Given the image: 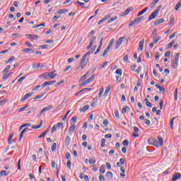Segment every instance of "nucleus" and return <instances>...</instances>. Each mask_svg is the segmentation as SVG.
Wrapping results in <instances>:
<instances>
[{"instance_id": "27", "label": "nucleus", "mask_w": 181, "mask_h": 181, "mask_svg": "<svg viewBox=\"0 0 181 181\" xmlns=\"http://www.w3.org/2000/svg\"><path fill=\"white\" fill-rule=\"evenodd\" d=\"M70 141H71V138L70 136H66L65 138V145H70Z\"/></svg>"}, {"instance_id": "26", "label": "nucleus", "mask_w": 181, "mask_h": 181, "mask_svg": "<svg viewBox=\"0 0 181 181\" xmlns=\"http://www.w3.org/2000/svg\"><path fill=\"white\" fill-rule=\"evenodd\" d=\"M9 175V172L6 173L5 170H1L0 172V177H3V176H8Z\"/></svg>"}, {"instance_id": "45", "label": "nucleus", "mask_w": 181, "mask_h": 181, "mask_svg": "<svg viewBox=\"0 0 181 181\" xmlns=\"http://www.w3.org/2000/svg\"><path fill=\"white\" fill-rule=\"evenodd\" d=\"M45 95V94L43 93H41L38 95H36L35 98H34V100H40V98H42V97Z\"/></svg>"}, {"instance_id": "14", "label": "nucleus", "mask_w": 181, "mask_h": 181, "mask_svg": "<svg viewBox=\"0 0 181 181\" xmlns=\"http://www.w3.org/2000/svg\"><path fill=\"white\" fill-rule=\"evenodd\" d=\"M28 127H25L24 129L22 130V132H21L20 135H19V139L18 141L19 142H21V141H22V138H23V134H25V132H26V131H28Z\"/></svg>"}, {"instance_id": "12", "label": "nucleus", "mask_w": 181, "mask_h": 181, "mask_svg": "<svg viewBox=\"0 0 181 181\" xmlns=\"http://www.w3.org/2000/svg\"><path fill=\"white\" fill-rule=\"evenodd\" d=\"M97 37L93 36L91 40H90V43L89 45L87 47V50H89V49H91V47L93 46V43H94V41L96 40Z\"/></svg>"}, {"instance_id": "8", "label": "nucleus", "mask_w": 181, "mask_h": 181, "mask_svg": "<svg viewBox=\"0 0 181 181\" xmlns=\"http://www.w3.org/2000/svg\"><path fill=\"white\" fill-rule=\"evenodd\" d=\"M87 59V57L85 56H83L82 59H81L80 66L81 69H85L86 66H87V62H86V60Z\"/></svg>"}, {"instance_id": "43", "label": "nucleus", "mask_w": 181, "mask_h": 181, "mask_svg": "<svg viewBox=\"0 0 181 181\" xmlns=\"http://www.w3.org/2000/svg\"><path fill=\"white\" fill-rule=\"evenodd\" d=\"M46 134H47V130H44L42 132V133L38 136V138L40 139V138H44L45 135H46Z\"/></svg>"}, {"instance_id": "17", "label": "nucleus", "mask_w": 181, "mask_h": 181, "mask_svg": "<svg viewBox=\"0 0 181 181\" xmlns=\"http://www.w3.org/2000/svg\"><path fill=\"white\" fill-rule=\"evenodd\" d=\"M69 12V11L66 8L58 10L55 13H57L58 15H63V13H66Z\"/></svg>"}, {"instance_id": "4", "label": "nucleus", "mask_w": 181, "mask_h": 181, "mask_svg": "<svg viewBox=\"0 0 181 181\" xmlns=\"http://www.w3.org/2000/svg\"><path fill=\"white\" fill-rule=\"evenodd\" d=\"M159 14V9H156L153 11V12L151 13V14L148 16V20L152 21V19H155L156 16Z\"/></svg>"}, {"instance_id": "41", "label": "nucleus", "mask_w": 181, "mask_h": 181, "mask_svg": "<svg viewBox=\"0 0 181 181\" xmlns=\"http://www.w3.org/2000/svg\"><path fill=\"white\" fill-rule=\"evenodd\" d=\"M181 6V0H180L175 6V11H179V8Z\"/></svg>"}, {"instance_id": "24", "label": "nucleus", "mask_w": 181, "mask_h": 181, "mask_svg": "<svg viewBox=\"0 0 181 181\" xmlns=\"http://www.w3.org/2000/svg\"><path fill=\"white\" fill-rule=\"evenodd\" d=\"M95 49H97V46L96 45H95L93 47V50H90V51L88 52L83 56H86V57H87L88 56V54H92V53H94V51H95Z\"/></svg>"}, {"instance_id": "38", "label": "nucleus", "mask_w": 181, "mask_h": 181, "mask_svg": "<svg viewBox=\"0 0 181 181\" xmlns=\"http://www.w3.org/2000/svg\"><path fill=\"white\" fill-rule=\"evenodd\" d=\"M75 129H76V125L73 124L69 127V132H74Z\"/></svg>"}, {"instance_id": "16", "label": "nucleus", "mask_w": 181, "mask_h": 181, "mask_svg": "<svg viewBox=\"0 0 181 181\" xmlns=\"http://www.w3.org/2000/svg\"><path fill=\"white\" fill-rule=\"evenodd\" d=\"M180 178H181V174L179 173H177L173 175L172 180L173 181H176V180H177L178 179H180Z\"/></svg>"}, {"instance_id": "51", "label": "nucleus", "mask_w": 181, "mask_h": 181, "mask_svg": "<svg viewBox=\"0 0 181 181\" xmlns=\"http://www.w3.org/2000/svg\"><path fill=\"white\" fill-rule=\"evenodd\" d=\"M106 176H107V177H110V179H112L113 175L111 172L109 171V172L106 173Z\"/></svg>"}, {"instance_id": "57", "label": "nucleus", "mask_w": 181, "mask_h": 181, "mask_svg": "<svg viewBox=\"0 0 181 181\" xmlns=\"http://www.w3.org/2000/svg\"><path fill=\"white\" fill-rule=\"evenodd\" d=\"M176 35H177V33L174 32L172 35H170L169 36V39H173V37H175V36H176Z\"/></svg>"}, {"instance_id": "59", "label": "nucleus", "mask_w": 181, "mask_h": 181, "mask_svg": "<svg viewBox=\"0 0 181 181\" xmlns=\"http://www.w3.org/2000/svg\"><path fill=\"white\" fill-rule=\"evenodd\" d=\"M134 22L135 24H138V23H139V22H141V18H137L134 20Z\"/></svg>"}, {"instance_id": "56", "label": "nucleus", "mask_w": 181, "mask_h": 181, "mask_svg": "<svg viewBox=\"0 0 181 181\" xmlns=\"http://www.w3.org/2000/svg\"><path fill=\"white\" fill-rule=\"evenodd\" d=\"M122 144H123V145H124V146H128V145H129V141L126 139V140L123 141Z\"/></svg>"}, {"instance_id": "42", "label": "nucleus", "mask_w": 181, "mask_h": 181, "mask_svg": "<svg viewBox=\"0 0 181 181\" xmlns=\"http://www.w3.org/2000/svg\"><path fill=\"white\" fill-rule=\"evenodd\" d=\"M115 74H118L119 76H122V69H117L115 71Z\"/></svg>"}, {"instance_id": "49", "label": "nucleus", "mask_w": 181, "mask_h": 181, "mask_svg": "<svg viewBox=\"0 0 181 181\" xmlns=\"http://www.w3.org/2000/svg\"><path fill=\"white\" fill-rule=\"evenodd\" d=\"M108 52H110V48L107 47L106 49L104 51L103 54H102L103 57H105Z\"/></svg>"}, {"instance_id": "25", "label": "nucleus", "mask_w": 181, "mask_h": 181, "mask_svg": "<svg viewBox=\"0 0 181 181\" xmlns=\"http://www.w3.org/2000/svg\"><path fill=\"white\" fill-rule=\"evenodd\" d=\"M156 88H158L159 91H160L161 93H165V88L160 86V85L156 84Z\"/></svg>"}, {"instance_id": "20", "label": "nucleus", "mask_w": 181, "mask_h": 181, "mask_svg": "<svg viewBox=\"0 0 181 181\" xmlns=\"http://www.w3.org/2000/svg\"><path fill=\"white\" fill-rule=\"evenodd\" d=\"M90 76V71L86 72L83 76H81L80 81H84L86 78H88V77Z\"/></svg>"}, {"instance_id": "46", "label": "nucleus", "mask_w": 181, "mask_h": 181, "mask_svg": "<svg viewBox=\"0 0 181 181\" xmlns=\"http://www.w3.org/2000/svg\"><path fill=\"white\" fill-rule=\"evenodd\" d=\"M117 18H118V17H117V16L112 17L110 19V21L107 22V23H112V22H114V21H117Z\"/></svg>"}, {"instance_id": "44", "label": "nucleus", "mask_w": 181, "mask_h": 181, "mask_svg": "<svg viewBox=\"0 0 181 181\" xmlns=\"http://www.w3.org/2000/svg\"><path fill=\"white\" fill-rule=\"evenodd\" d=\"M177 88H175L174 91V99L175 100V101H177Z\"/></svg>"}, {"instance_id": "10", "label": "nucleus", "mask_w": 181, "mask_h": 181, "mask_svg": "<svg viewBox=\"0 0 181 181\" xmlns=\"http://www.w3.org/2000/svg\"><path fill=\"white\" fill-rule=\"evenodd\" d=\"M124 39H125V37H122L117 40V41L116 42V45H115V49H118V47H119V46H121V45H122V42H124Z\"/></svg>"}, {"instance_id": "35", "label": "nucleus", "mask_w": 181, "mask_h": 181, "mask_svg": "<svg viewBox=\"0 0 181 181\" xmlns=\"http://www.w3.org/2000/svg\"><path fill=\"white\" fill-rule=\"evenodd\" d=\"M45 83L46 86H52V84H54V83H56V80L45 81Z\"/></svg>"}, {"instance_id": "23", "label": "nucleus", "mask_w": 181, "mask_h": 181, "mask_svg": "<svg viewBox=\"0 0 181 181\" xmlns=\"http://www.w3.org/2000/svg\"><path fill=\"white\" fill-rule=\"evenodd\" d=\"M163 22H165V19L163 18L158 19L155 21L154 25L155 26H158V25H160V23H163Z\"/></svg>"}, {"instance_id": "50", "label": "nucleus", "mask_w": 181, "mask_h": 181, "mask_svg": "<svg viewBox=\"0 0 181 181\" xmlns=\"http://www.w3.org/2000/svg\"><path fill=\"white\" fill-rule=\"evenodd\" d=\"M13 60H15V57L13 56L6 61V64H8V63L13 62Z\"/></svg>"}, {"instance_id": "18", "label": "nucleus", "mask_w": 181, "mask_h": 181, "mask_svg": "<svg viewBox=\"0 0 181 181\" xmlns=\"http://www.w3.org/2000/svg\"><path fill=\"white\" fill-rule=\"evenodd\" d=\"M42 125H43V120H41L38 125L32 126V129H39V128H42Z\"/></svg>"}, {"instance_id": "55", "label": "nucleus", "mask_w": 181, "mask_h": 181, "mask_svg": "<svg viewBox=\"0 0 181 181\" xmlns=\"http://www.w3.org/2000/svg\"><path fill=\"white\" fill-rule=\"evenodd\" d=\"M29 106H25V107H21L20 109H18V112H22V111H25V110L26 108H28Z\"/></svg>"}, {"instance_id": "32", "label": "nucleus", "mask_w": 181, "mask_h": 181, "mask_svg": "<svg viewBox=\"0 0 181 181\" xmlns=\"http://www.w3.org/2000/svg\"><path fill=\"white\" fill-rule=\"evenodd\" d=\"M169 25H175V17L173 16L170 18Z\"/></svg>"}, {"instance_id": "5", "label": "nucleus", "mask_w": 181, "mask_h": 181, "mask_svg": "<svg viewBox=\"0 0 181 181\" xmlns=\"http://www.w3.org/2000/svg\"><path fill=\"white\" fill-rule=\"evenodd\" d=\"M25 37L28 40H37L39 39V35H35V34H27L25 35Z\"/></svg>"}, {"instance_id": "52", "label": "nucleus", "mask_w": 181, "mask_h": 181, "mask_svg": "<svg viewBox=\"0 0 181 181\" xmlns=\"http://www.w3.org/2000/svg\"><path fill=\"white\" fill-rule=\"evenodd\" d=\"M103 93H104V88L100 89V91H99V93H98L99 98H101V95H103Z\"/></svg>"}, {"instance_id": "37", "label": "nucleus", "mask_w": 181, "mask_h": 181, "mask_svg": "<svg viewBox=\"0 0 181 181\" xmlns=\"http://www.w3.org/2000/svg\"><path fill=\"white\" fill-rule=\"evenodd\" d=\"M13 138V134H11L9 135L8 139V142L10 145L12 144V139Z\"/></svg>"}, {"instance_id": "54", "label": "nucleus", "mask_w": 181, "mask_h": 181, "mask_svg": "<svg viewBox=\"0 0 181 181\" xmlns=\"http://www.w3.org/2000/svg\"><path fill=\"white\" fill-rule=\"evenodd\" d=\"M115 115L116 118H119V112H118V110H115Z\"/></svg>"}, {"instance_id": "6", "label": "nucleus", "mask_w": 181, "mask_h": 181, "mask_svg": "<svg viewBox=\"0 0 181 181\" xmlns=\"http://www.w3.org/2000/svg\"><path fill=\"white\" fill-rule=\"evenodd\" d=\"M57 74H54V71L51 73H45L40 76V77H49V78H54Z\"/></svg>"}, {"instance_id": "30", "label": "nucleus", "mask_w": 181, "mask_h": 181, "mask_svg": "<svg viewBox=\"0 0 181 181\" xmlns=\"http://www.w3.org/2000/svg\"><path fill=\"white\" fill-rule=\"evenodd\" d=\"M110 90H111V85H108L105 91V95H107L110 93Z\"/></svg>"}, {"instance_id": "22", "label": "nucleus", "mask_w": 181, "mask_h": 181, "mask_svg": "<svg viewBox=\"0 0 181 181\" xmlns=\"http://www.w3.org/2000/svg\"><path fill=\"white\" fill-rule=\"evenodd\" d=\"M29 97H32V93H27L24 95L23 98H22L21 100V101L23 102V101H26V100H28V98H29Z\"/></svg>"}, {"instance_id": "2", "label": "nucleus", "mask_w": 181, "mask_h": 181, "mask_svg": "<svg viewBox=\"0 0 181 181\" xmlns=\"http://www.w3.org/2000/svg\"><path fill=\"white\" fill-rule=\"evenodd\" d=\"M180 56V53L175 54L174 59H173V69H177V66H179V57Z\"/></svg>"}, {"instance_id": "29", "label": "nucleus", "mask_w": 181, "mask_h": 181, "mask_svg": "<svg viewBox=\"0 0 181 181\" xmlns=\"http://www.w3.org/2000/svg\"><path fill=\"white\" fill-rule=\"evenodd\" d=\"M146 11H148V7H146L141 11L139 12L137 14V16H141V15H144V13H145V12H146Z\"/></svg>"}, {"instance_id": "36", "label": "nucleus", "mask_w": 181, "mask_h": 181, "mask_svg": "<svg viewBox=\"0 0 181 181\" xmlns=\"http://www.w3.org/2000/svg\"><path fill=\"white\" fill-rule=\"evenodd\" d=\"M83 91H91V88H85L81 90H79L77 94H80V93H83Z\"/></svg>"}, {"instance_id": "64", "label": "nucleus", "mask_w": 181, "mask_h": 181, "mask_svg": "<svg viewBox=\"0 0 181 181\" xmlns=\"http://www.w3.org/2000/svg\"><path fill=\"white\" fill-rule=\"evenodd\" d=\"M9 74H4L2 76L3 80H6V78H8Z\"/></svg>"}, {"instance_id": "62", "label": "nucleus", "mask_w": 181, "mask_h": 181, "mask_svg": "<svg viewBox=\"0 0 181 181\" xmlns=\"http://www.w3.org/2000/svg\"><path fill=\"white\" fill-rule=\"evenodd\" d=\"M99 180L105 181V177H104V175H99Z\"/></svg>"}, {"instance_id": "34", "label": "nucleus", "mask_w": 181, "mask_h": 181, "mask_svg": "<svg viewBox=\"0 0 181 181\" xmlns=\"http://www.w3.org/2000/svg\"><path fill=\"white\" fill-rule=\"evenodd\" d=\"M114 42H115V40L114 38H112V39L110 41L109 45H108V46H107V47H108L109 49H111V47H112V45H114Z\"/></svg>"}, {"instance_id": "1", "label": "nucleus", "mask_w": 181, "mask_h": 181, "mask_svg": "<svg viewBox=\"0 0 181 181\" xmlns=\"http://www.w3.org/2000/svg\"><path fill=\"white\" fill-rule=\"evenodd\" d=\"M148 142L149 145H153L156 148H159V146H162V145H163V138L160 136H158L157 139L151 137L148 139Z\"/></svg>"}, {"instance_id": "53", "label": "nucleus", "mask_w": 181, "mask_h": 181, "mask_svg": "<svg viewBox=\"0 0 181 181\" xmlns=\"http://www.w3.org/2000/svg\"><path fill=\"white\" fill-rule=\"evenodd\" d=\"M5 104H6V100H3L0 101V107H4V105H5Z\"/></svg>"}, {"instance_id": "21", "label": "nucleus", "mask_w": 181, "mask_h": 181, "mask_svg": "<svg viewBox=\"0 0 181 181\" xmlns=\"http://www.w3.org/2000/svg\"><path fill=\"white\" fill-rule=\"evenodd\" d=\"M89 108H90V106L88 105H86L82 108H81L79 111L80 112H86V111H87V110H88Z\"/></svg>"}, {"instance_id": "60", "label": "nucleus", "mask_w": 181, "mask_h": 181, "mask_svg": "<svg viewBox=\"0 0 181 181\" xmlns=\"http://www.w3.org/2000/svg\"><path fill=\"white\" fill-rule=\"evenodd\" d=\"M173 121H175V117L171 119L170 123L171 129H173Z\"/></svg>"}, {"instance_id": "58", "label": "nucleus", "mask_w": 181, "mask_h": 181, "mask_svg": "<svg viewBox=\"0 0 181 181\" xmlns=\"http://www.w3.org/2000/svg\"><path fill=\"white\" fill-rule=\"evenodd\" d=\"M25 78H26V76H22L18 80V83H22V81H23V80H25Z\"/></svg>"}, {"instance_id": "3", "label": "nucleus", "mask_w": 181, "mask_h": 181, "mask_svg": "<svg viewBox=\"0 0 181 181\" xmlns=\"http://www.w3.org/2000/svg\"><path fill=\"white\" fill-rule=\"evenodd\" d=\"M62 127H63V123L62 122H58L57 124H54L51 129L52 134H54V132Z\"/></svg>"}, {"instance_id": "19", "label": "nucleus", "mask_w": 181, "mask_h": 181, "mask_svg": "<svg viewBox=\"0 0 181 181\" xmlns=\"http://www.w3.org/2000/svg\"><path fill=\"white\" fill-rule=\"evenodd\" d=\"M35 53V50L31 48H26L22 50L23 53Z\"/></svg>"}, {"instance_id": "11", "label": "nucleus", "mask_w": 181, "mask_h": 181, "mask_svg": "<svg viewBox=\"0 0 181 181\" xmlns=\"http://www.w3.org/2000/svg\"><path fill=\"white\" fill-rule=\"evenodd\" d=\"M133 129L134 132L133 133V136L134 138H138V136H139V129H138L136 127H133Z\"/></svg>"}, {"instance_id": "28", "label": "nucleus", "mask_w": 181, "mask_h": 181, "mask_svg": "<svg viewBox=\"0 0 181 181\" xmlns=\"http://www.w3.org/2000/svg\"><path fill=\"white\" fill-rule=\"evenodd\" d=\"M144 102L146 103V105L147 107H148L149 108H151L152 107V103H151V102H149V100H148V98L144 99Z\"/></svg>"}, {"instance_id": "33", "label": "nucleus", "mask_w": 181, "mask_h": 181, "mask_svg": "<svg viewBox=\"0 0 181 181\" xmlns=\"http://www.w3.org/2000/svg\"><path fill=\"white\" fill-rule=\"evenodd\" d=\"M100 173H105V165H102L99 170Z\"/></svg>"}, {"instance_id": "31", "label": "nucleus", "mask_w": 181, "mask_h": 181, "mask_svg": "<svg viewBox=\"0 0 181 181\" xmlns=\"http://www.w3.org/2000/svg\"><path fill=\"white\" fill-rule=\"evenodd\" d=\"M175 42H176L175 40H173L170 43H168L167 45L168 49H170V47H172V46H173V45H175Z\"/></svg>"}, {"instance_id": "47", "label": "nucleus", "mask_w": 181, "mask_h": 181, "mask_svg": "<svg viewBox=\"0 0 181 181\" xmlns=\"http://www.w3.org/2000/svg\"><path fill=\"white\" fill-rule=\"evenodd\" d=\"M11 69V66L8 65L4 70H3V73H8V71H9V70Z\"/></svg>"}, {"instance_id": "48", "label": "nucleus", "mask_w": 181, "mask_h": 181, "mask_svg": "<svg viewBox=\"0 0 181 181\" xmlns=\"http://www.w3.org/2000/svg\"><path fill=\"white\" fill-rule=\"evenodd\" d=\"M105 142H106L105 139H101L100 146L102 148H104L105 146Z\"/></svg>"}, {"instance_id": "63", "label": "nucleus", "mask_w": 181, "mask_h": 181, "mask_svg": "<svg viewBox=\"0 0 181 181\" xmlns=\"http://www.w3.org/2000/svg\"><path fill=\"white\" fill-rule=\"evenodd\" d=\"M159 57H160V55L159 54V52L156 53L155 59L156 60H159Z\"/></svg>"}, {"instance_id": "13", "label": "nucleus", "mask_w": 181, "mask_h": 181, "mask_svg": "<svg viewBox=\"0 0 181 181\" xmlns=\"http://www.w3.org/2000/svg\"><path fill=\"white\" fill-rule=\"evenodd\" d=\"M145 43V40H141L140 42H139V49L141 52H142L144 50V45Z\"/></svg>"}, {"instance_id": "15", "label": "nucleus", "mask_w": 181, "mask_h": 181, "mask_svg": "<svg viewBox=\"0 0 181 181\" xmlns=\"http://www.w3.org/2000/svg\"><path fill=\"white\" fill-rule=\"evenodd\" d=\"M134 11V7H129L128 8H127L124 12L123 13L124 16H127V15H128L129 13V12Z\"/></svg>"}, {"instance_id": "7", "label": "nucleus", "mask_w": 181, "mask_h": 181, "mask_svg": "<svg viewBox=\"0 0 181 181\" xmlns=\"http://www.w3.org/2000/svg\"><path fill=\"white\" fill-rule=\"evenodd\" d=\"M94 78H95V76H94V75H92L86 81H83L81 86H87V84H90V83L94 81Z\"/></svg>"}, {"instance_id": "39", "label": "nucleus", "mask_w": 181, "mask_h": 181, "mask_svg": "<svg viewBox=\"0 0 181 181\" xmlns=\"http://www.w3.org/2000/svg\"><path fill=\"white\" fill-rule=\"evenodd\" d=\"M95 162H97V160L95 158L89 159V165H95Z\"/></svg>"}, {"instance_id": "9", "label": "nucleus", "mask_w": 181, "mask_h": 181, "mask_svg": "<svg viewBox=\"0 0 181 181\" xmlns=\"http://www.w3.org/2000/svg\"><path fill=\"white\" fill-rule=\"evenodd\" d=\"M50 110H53V105H49L47 107H45L40 112V115H42V114H43V112H46V111H50Z\"/></svg>"}, {"instance_id": "61", "label": "nucleus", "mask_w": 181, "mask_h": 181, "mask_svg": "<svg viewBox=\"0 0 181 181\" xmlns=\"http://www.w3.org/2000/svg\"><path fill=\"white\" fill-rule=\"evenodd\" d=\"M77 121V116H74L71 119V122H76Z\"/></svg>"}, {"instance_id": "40", "label": "nucleus", "mask_w": 181, "mask_h": 181, "mask_svg": "<svg viewBox=\"0 0 181 181\" xmlns=\"http://www.w3.org/2000/svg\"><path fill=\"white\" fill-rule=\"evenodd\" d=\"M56 148H57V144L54 143L52 146H51V150L52 152H54L56 151Z\"/></svg>"}]
</instances>
